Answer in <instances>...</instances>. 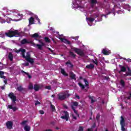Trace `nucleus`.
<instances>
[{
	"instance_id": "obj_6",
	"label": "nucleus",
	"mask_w": 131,
	"mask_h": 131,
	"mask_svg": "<svg viewBox=\"0 0 131 131\" xmlns=\"http://www.w3.org/2000/svg\"><path fill=\"white\" fill-rule=\"evenodd\" d=\"M63 113L64 114V116H61L60 118L61 119H65L66 121H68V119H69V113L67 111H63Z\"/></svg>"
},
{
	"instance_id": "obj_57",
	"label": "nucleus",
	"mask_w": 131,
	"mask_h": 131,
	"mask_svg": "<svg viewBox=\"0 0 131 131\" xmlns=\"http://www.w3.org/2000/svg\"><path fill=\"white\" fill-rule=\"evenodd\" d=\"M25 66H29V63L26 62L25 63Z\"/></svg>"
},
{
	"instance_id": "obj_2",
	"label": "nucleus",
	"mask_w": 131,
	"mask_h": 131,
	"mask_svg": "<svg viewBox=\"0 0 131 131\" xmlns=\"http://www.w3.org/2000/svg\"><path fill=\"white\" fill-rule=\"evenodd\" d=\"M6 36L8 37H14V36H21V32H19L18 30L11 31L9 30L8 32L5 33Z\"/></svg>"
},
{
	"instance_id": "obj_49",
	"label": "nucleus",
	"mask_w": 131,
	"mask_h": 131,
	"mask_svg": "<svg viewBox=\"0 0 131 131\" xmlns=\"http://www.w3.org/2000/svg\"><path fill=\"white\" fill-rule=\"evenodd\" d=\"M72 117L73 119H75V120H76L77 119V118L74 116V115H72Z\"/></svg>"
},
{
	"instance_id": "obj_13",
	"label": "nucleus",
	"mask_w": 131,
	"mask_h": 131,
	"mask_svg": "<svg viewBox=\"0 0 131 131\" xmlns=\"http://www.w3.org/2000/svg\"><path fill=\"white\" fill-rule=\"evenodd\" d=\"M86 68L87 69H90V70H92L95 68V65L93 63H91L90 64H88L86 66Z\"/></svg>"
},
{
	"instance_id": "obj_10",
	"label": "nucleus",
	"mask_w": 131,
	"mask_h": 131,
	"mask_svg": "<svg viewBox=\"0 0 131 131\" xmlns=\"http://www.w3.org/2000/svg\"><path fill=\"white\" fill-rule=\"evenodd\" d=\"M70 77L71 79L76 80V75L73 73V72H70Z\"/></svg>"
},
{
	"instance_id": "obj_17",
	"label": "nucleus",
	"mask_w": 131,
	"mask_h": 131,
	"mask_svg": "<svg viewBox=\"0 0 131 131\" xmlns=\"http://www.w3.org/2000/svg\"><path fill=\"white\" fill-rule=\"evenodd\" d=\"M8 59L12 62L13 60H14V58L13 57V53L12 52H9L8 54Z\"/></svg>"
},
{
	"instance_id": "obj_40",
	"label": "nucleus",
	"mask_w": 131,
	"mask_h": 131,
	"mask_svg": "<svg viewBox=\"0 0 131 131\" xmlns=\"http://www.w3.org/2000/svg\"><path fill=\"white\" fill-rule=\"evenodd\" d=\"M24 50V49L20 48L19 50H17L16 49L15 50V52L17 53V54H19V53H20V52H22V50Z\"/></svg>"
},
{
	"instance_id": "obj_16",
	"label": "nucleus",
	"mask_w": 131,
	"mask_h": 131,
	"mask_svg": "<svg viewBox=\"0 0 131 131\" xmlns=\"http://www.w3.org/2000/svg\"><path fill=\"white\" fill-rule=\"evenodd\" d=\"M90 2L92 8H94L95 7V5L98 4V1L97 0H90Z\"/></svg>"
},
{
	"instance_id": "obj_44",
	"label": "nucleus",
	"mask_w": 131,
	"mask_h": 131,
	"mask_svg": "<svg viewBox=\"0 0 131 131\" xmlns=\"http://www.w3.org/2000/svg\"><path fill=\"white\" fill-rule=\"evenodd\" d=\"M100 114H98L96 116V120H97V121H99V120H100Z\"/></svg>"
},
{
	"instance_id": "obj_26",
	"label": "nucleus",
	"mask_w": 131,
	"mask_h": 131,
	"mask_svg": "<svg viewBox=\"0 0 131 131\" xmlns=\"http://www.w3.org/2000/svg\"><path fill=\"white\" fill-rule=\"evenodd\" d=\"M29 24H30V25L33 24L34 22V18H33V17H31L29 20Z\"/></svg>"
},
{
	"instance_id": "obj_50",
	"label": "nucleus",
	"mask_w": 131,
	"mask_h": 131,
	"mask_svg": "<svg viewBox=\"0 0 131 131\" xmlns=\"http://www.w3.org/2000/svg\"><path fill=\"white\" fill-rule=\"evenodd\" d=\"M79 131H83V128L82 127V126H80L79 127Z\"/></svg>"
},
{
	"instance_id": "obj_36",
	"label": "nucleus",
	"mask_w": 131,
	"mask_h": 131,
	"mask_svg": "<svg viewBox=\"0 0 131 131\" xmlns=\"http://www.w3.org/2000/svg\"><path fill=\"white\" fill-rule=\"evenodd\" d=\"M30 58V54H27L26 56L25 57V59H26V61H28Z\"/></svg>"
},
{
	"instance_id": "obj_22",
	"label": "nucleus",
	"mask_w": 131,
	"mask_h": 131,
	"mask_svg": "<svg viewBox=\"0 0 131 131\" xmlns=\"http://www.w3.org/2000/svg\"><path fill=\"white\" fill-rule=\"evenodd\" d=\"M60 72L61 74H62L63 75H64V76H68V74H67L66 73V72L65 71V70H64V69H61Z\"/></svg>"
},
{
	"instance_id": "obj_12",
	"label": "nucleus",
	"mask_w": 131,
	"mask_h": 131,
	"mask_svg": "<svg viewBox=\"0 0 131 131\" xmlns=\"http://www.w3.org/2000/svg\"><path fill=\"white\" fill-rule=\"evenodd\" d=\"M66 65H67V67L69 68H73L74 65L71 63L70 60H68L67 62H66Z\"/></svg>"
},
{
	"instance_id": "obj_47",
	"label": "nucleus",
	"mask_w": 131,
	"mask_h": 131,
	"mask_svg": "<svg viewBox=\"0 0 131 131\" xmlns=\"http://www.w3.org/2000/svg\"><path fill=\"white\" fill-rule=\"evenodd\" d=\"M45 89H46L47 90H51V89H52V87L50 85L46 86Z\"/></svg>"
},
{
	"instance_id": "obj_42",
	"label": "nucleus",
	"mask_w": 131,
	"mask_h": 131,
	"mask_svg": "<svg viewBox=\"0 0 131 131\" xmlns=\"http://www.w3.org/2000/svg\"><path fill=\"white\" fill-rule=\"evenodd\" d=\"M124 76H131V72H127L126 74L124 75Z\"/></svg>"
},
{
	"instance_id": "obj_53",
	"label": "nucleus",
	"mask_w": 131,
	"mask_h": 131,
	"mask_svg": "<svg viewBox=\"0 0 131 131\" xmlns=\"http://www.w3.org/2000/svg\"><path fill=\"white\" fill-rule=\"evenodd\" d=\"M49 51H50V52H51V53H54V51H53V50H52V49L50 48H48Z\"/></svg>"
},
{
	"instance_id": "obj_3",
	"label": "nucleus",
	"mask_w": 131,
	"mask_h": 131,
	"mask_svg": "<svg viewBox=\"0 0 131 131\" xmlns=\"http://www.w3.org/2000/svg\"><path fill=\"white\" fill-rule=\"evenodd\" d=\"M8 97L11 99L13 104H16V101H17V97L13 92L9 93Z\"/></svg>"
},
{
	"instance_id": "obj_51",
	"label": "nucleus",
	"mask_w": 131,
	"mask_h": 131,
	"mask_svg": "<svg viewBox=\"0 0 131 131\" xmlns=\"http://www.w3.org/2000/svg\"><path fill=\"white\" fill-rule=\"evenodd\" d=\"M39 113H40V114H45V112L43 111H42V110H40L39 111Z\"/></svg>"
},
{
	"instance_id": "obj_21",
	"label": "nucleus",
	"mask_w": 131,
	"mask_h": 131,
	"mask_svg": "<svg viewBox=\"0 0 131 131\" xmlns=\"http://www.w3.org/2000/svg\"><path fill=\"white\" fill-rule=\"evenodd\" d=\"M50 108L52 112H56V107H55V105H53L52 103H50Z\"/></svg>"
},
{
	"instance_id": "obj_64",
	"label": "nucleus",
	"mask_w": 131,
	"mask_h": 131,
	"mask_svg": "<svg viewBox=\"0 0 131 131\" xmlns=\"http://www.w3.org/2000/svg\"><path fill=\"white\" fill-rule=\"evenodd\" d=\"M79 79H82V76H80L79 77Z\"/></svg>"
},
{
	"instance_id": "obj_19",
	"label": "nucleus",
	"mask_w": 131,
	"mask_h": 131,
	"mask_svg": "<svg viewBox=\"0 0 131 131\" xmlns=\"http://www.w3.org/2000/svg\"><path fill=\"white\" fill-rule=\"evenodd\" d=\"M33 89L34 91H35V92H38V91L39 90V86L37 84H35L34 85Z\"/></svg>"
},
{
	"instance_id": "obj_14",
	"label": "nucleus",
	"mask_w": 131,
	"mask_h": 131,
	"mask_svg": "<svg viewBox=\"0 0 131 131\" xmlns=\"http://www.w3.org/2000/svg\"><path fill=\"white\" fill-rule=\"evenodd\" d=\"M96 19V17H86V20L87 21V22H90V23H93V22H94V21H95Z\"/></svg>"
},
{
	"instance_id": "obj_29",
	"label": "nucleus",
	"mask_w": 131,
	"mask_h": 131,
	"mask_svg": "<svg viewBox=\"0 0 131 131\" xmlns=\"http://www.w3.org/2000/svg\"><path fill=\"white\" fill-rule=\"evenodd\" d=\"M72 110H73L75 114H76V115H77L78 116V117H79V114H78V113L77 112V111H76V110H75V107L72 106Z\"/></svg>"
},
{
	"instance_id": "obj_15",
	"label": "nucleus",
	"mask_w": 131,
	"mask_h": 131,
	"mask_svg": "<svg viewBox=\"0 0 131 131\" xmlns=\"http://www.w3.org/2000/svg\"><path fill=\"white\" fill-rule=\"evenodd\" d=\"M8 108H9V109L13 110V112H16V111L18 110V108H17V107L16 106L13 107V105H9L8 106Z\"/></svg>"
},
{
	"instance_id": "obj_52",
	"label": "nucleus",
	"mask_w": 131,
	"mask_h": 131,
	"mask_svg": "<svg viewBox=\"0 0 131 131\" xmlns=\"http://www.w3.org/2000/svg\"><path fill=\"white\" fill-rule=\"evenodd\" d=\"M63 107H64L65 109H68V106H67L66 104H63Z\"/></svg>"
},
{
	"instance_id": "obj_25",
	"label": "nucleus",
	"mask_w": 131,
	"mask_h": 131,
	"mask_svg": "<svg viewBox=\"0 0 131 131\" xmlns=\"http://www.w3.org/2000/svg\"><path fill=\"white\" fill-rule=\"evenodd\" d=\"M69 54H70V57H72V58H73V59H75V57H76V55H75L73 52L70 51Z\"/></svg>"
},
{
	"instance_id": "obj_23",
	"label": "nucleus",
	"mask_w": 131,
	"mask_h": 131,
	"mask_svg": "<svg viewBox=\"0 0 131 131\" xmlns=\"http://www.w3.org/2000/svg\"><path fill=\"white\" fill-rule=\"evenodd\" d=\"M92 62L94 64L96 65V66H99V61H98V58H96L94 60H92Z\"/></svg>"
},
{
	"instance_id": "obj_35",
	"label": "nucleus",
	"mask_w": 131,
	"mask_h": 131,
	"mask_svg": "<svg viewBox=\"0 0 131 131\" xmlns=\"http://www.w3.org/2000/svg\"><path fill=\"white\" fill-rule=\"evenodd\" d=\"M17 91H18V92H22V91H24V89H23L22 88V86H21V85L17 87Z\"/></svg>"
},
{
	"instance_id": "obj_1",
	"label": "nucleus",
	"mask_w": 131,
	"mask_h": 131,
	"mask_svg": "<svg viewBox=\"0 0 131 131\" xmlns=\"http://www.w3.org/2000/svg\"><path fill=\"white\" fill-rule=\"evenodd\" d=\"M71 94H69L68 91H65L64 92H61L57 95L58 99L59 101H64L65 99L70 97Z\"/></svg>"
},
{
	"instance_id": "obj_8",
	"label": "nucleus",
	"mask_w": 131,
	"mask_h": 131,
	"mask_svg": "<svg viewBox=\"0 0 131 131\" xmlns=\"http://www.w3.org/2000/svg\"><path fill=\"white\" fill-rule=\"evenodd\" d=\"M20 43L21 45H26V43H32V41L27 40V39L24 38L21 40Z\"/></svg>"
},
{
	"instance_id": "obj_32",
	"label": "nucleus",
	"mask_w": 131,
	"mask_h": 131,
	"mask_svg": "<svg viewBox=\"0 0 131 131\" xmlns=\"http://www.w3.org/2000/svg\"><path fill=\"white\" fill-rule=\"evenodd\" d=\"M78 84L80 86V88H81V90H84V85L82 84V83H81V82H79Z\"/></svg>"
},
{
	"instance_id": "obj_5",
	"label": "nucleus",
	"mask_w": 131,
	"mask_h": 131,
	"mask_svg": "<svg viewBox=\"0 0 131 131\" xmlns=\"http://www.w3.org/2000/svg\"><path fill=\"white\" fill-rule=\"evenodd\" d=\"M120 123L121 126V130L125 131V121L124 120V118L122 116L121 117V120L120 121Z\"/></svg>"
},
{
	"instance_id": "obj_63",
	"label": "nucleus",
	"mask_w": 131,
	"mask_h": 131,
	"mask_svg": "<svg viewBox=\"0 0 131 131\" xmlns=\"http://www.w3.org/2000/svg\"><path fill=\"white\" fill-rule=\"evenodd\" d=\"M131 72L130 71V69H129V68H128V72Z\"/></svg>"
},
{
	"instance_id": "obj_55",
	"label": "nucleus",
	"mask_w": 131,
	"mask_h": 131,
	"mask_svg": "<svg viewBox=\"0 0 131 131\" xmlns=\"http://www.w3.org/2000/svg\"><path fill=\"white\" fill-rule=\"evenodd\" d=\"M75 97L76 98H77V99H78V100H79V99H80V97H79V96L77 95H75Z\"/></svg>"
},
{
	"instance_id": "obj_39",
	"label": "nucleus",
	"mask_w": 131,
	"mask_h": 131,
	"mask_svg": "<svg viewBox=\"0 0 131 131\" xmlns=\"http://www.w3.org/2000/svg\"><path fill=\"white\" fill-rule=\"evenodd\" d=\"M83 81L85 82V86H89V81H88V80L86 79H83Z\"/></svg>"
},
{
	"instance_id": "obj_11",
	"label": "nucleus",
	"mask_w": 131,
	"mask_h": 131,
	"mask_svg": "<svg viewBox=\"0 0 131 131\" xmlns=\"http://www.w3.org/2000/svg\"><path fill=\"white\" fill-rule=\"evenodd\" d=\"M58 38L59 39H60L61 41H62L63 42H64V43H67L68 45H70L71 43L70 41L68 40L67 39L63 38L62 37H59Z\"/></svg>"
},
{
	"instance_id": "obj_60",
	"label": "nucleus",
	"mask_w": 131,
	"mask_h": 131,
	"mask_svg": "<svg viewBox=\"0 0 131 131\" xmlns=\"http://www.w3.org/2000/svg\"><path fill=\"white\" fill-rule=\"evenodd\" d=\"M22 73H25V74H26V73H26V72L24 71H21Z\"/></svg>"
},
{
	"instance_id": "obj_30",
	"label": "nucleus",
	"mask_w": 131,
	"mask_h": 131,
	"mask_svg": "<svg viewBox=\"0 0 131 131\" xmlns=\"http://www.w3.org/2000/svg\"><path fill=\"white\" fill-rule=\"evenodd\" d=\"M25 53H26V50L23 49L21 51V55H22V57L24 58H25V57H26L25 56Z\"/></svg>"
},
{
	"instance_id": "obj_59",
	"label": "nucleus",
	"mask_w": 131,
	"mask_h": 131,
	"mask_svg": "<svg viewBox=\"0 0 131 131\" xmlns=\"http://www.w3.org/2000/svg\"><path fill=\"white\" fill-rule=\"evenodd\" d=\"M1 88L2 89V90H5V86H2L1 87Z\"/></svg>"
},
{
	"instance_id": "obj_33",
	"label": "nucleus",
	"mask_w": 131,
	"mask_h": 131,
	"mask_svg": "<svg viewBox=\"0 0 131 131\" xmlns=\"http://www.w3.org/2000/svg\"><path fill=\"white\" fill-rule=\"evenodd\" d=\"M89 98L90 100H91V103L93 104L95 103L96 100H94V96H89Z\"/></svg>"
},
{
	"instance_id": "obj_56",
	"label": "nucleus",
	"mask_w": 131,
	"mask_h": 131,
	"mask_svg": "<svg viewBox=\"0 0 131 131\" xmlns=\"http://www.w3.org/2000/svg\"><path fill=\"white\" fill-rule=\"evenodd\" d=\"M104 79H105L106 80H108V79H109V77L105 76V77H104Z\"/></svg>"
},
{
	"instance_id": "obj_4",
	"label": "nucleus",
	"mask_w": 131,
	"mask_h": 131,
	"mask_svg": "<svg viewBox=\"0 0 131 131\" xmlns=\"http://www.w3.org/2000/svg\"><path fill=\"white\" fill-rule=\"evenodd\" d=\"M73 51L77 54V55H79V56H80L81 57H84V53L83 52V51L81 50V49L74 48Z\"/></svg>"
},
{
	"instance_id": "obj_54",
	"label": "nucleus",
	"mask_w": 131,
	"mask_h": 131,
	"mask_svg": "<svg viewBox=\"0 0 131 131\" xmlns=\"http://www.w3.org/2000/svg\"><path fill=\"white\" fill-rule=\"evenodd\" d=\"M36 20L38 21V23H39V24H40V19H39L38 17L36 18Z\"/></svg>"
},
{
	"instance_id": "obj_18",
	"label": "nucleus",
	"mask_w": 131,
	"mask_h": 131,
	"mask_svg": "<svg viewBox=\"0 0 131 131\" xmlns=\"http://www.w3.org/2000/svg\"><path fill=\"white\" fill-rule=\"evenodd\" d=\"M119 67L120 68L121 71H122V72H125V71H126V68L125 67L119 65Z\"/></svg>"
},
{
	"instance_id": "obj_34",
	"label": "nucleus",
	"mask_w": 131,
	"mask_h": 131,
	"mask_svg": "<svg viewBox=\"0 0 131 131\" xmlns=\"http://www.w3.org/2000/svg\"><path fill=\"white\" fill-rule=\"evenodd\" d=\"M39 36V35L37 34V33H35L32 35V37H33V38H37V37H38Z\"/></svg>"
},
{
	"instance_id": "obj_61",
	"label": "nucleus",
	"mask_w": 131,
	"mask_h": 131,
	"mask_svg": "<svg viewBox=\"0 0 131 131\" xmlns=\"http://www.w3.org/2000/svg\"><path fill=\"white\" fill-rule=\"evenodd\" d=\"M130 96H128L127 97V100H130Z\"/></svg>"
},
{
	"instance_id": "obj_20",
	"label": "nucleus",
	"mask_w": 131,
	"mask_h": 131,
	"mask_svg": "<svg viewBox=\"0 0 131 131\" xmlns=\"http://www.w3.org/2000/svg\"><path fill=\"white\" fill-rule=\"evenodd\" d=\"M120 84L122 88H124V86H125V82H124V80L121 79L120 81Z\"/></svg>"
},
{
	"instance_id": "obj_62",
	"label": "nucleus",
	"mask_w": 131,
	"mask_h": 131,
	"mask_svg": "<svg viewBox=\"0 0 131 131\" xmlns=\"http://www.w3.org/2000/svg\"><path fill=\"white\" fill-rule=\"evenodd\" d=\"M4 83H5V84H7V83H8V81L4 80Z\"/></svg>"
},
{
	"instance_id": "obj_48",
	"label": "nucleus",
	"mask_w": 131,
	"mask_h": 131,
	"mask_svg": "<svg viewBox=\"0 0 131 131\" xmlns=\"http://www.w3.org/2000/svg\"><path fill=\"white\" fill-rule=\"evenodd\" d=\"M26 75H27L29 79L32 78V77H31V76L30 75H29V74L28 73H26Z\"/></svg>"
},
{
	"instance_id": "obj_58",
	"label": "nucleus",
	"mask_w": 131,
	"mask_h": 131,
	"mask_svg": "<svg viewBox=\"0 0 131 131\" xmlns=\"http://www.w3.org/2000/svg\"><path fill=\"white\" fill-rule=\"evenodd\" d=\"M52 82H53V83H57V80H54L52 81Z\"/></svg>"
},
{
	"instance_id": "obj_31",
	"label": "nucleus",
	"mask_w": 131,
	"mask_h": 131,
	"mask_svg": "<svg viewBox=\"0 0 131 131\" xmlns=\"http://www.w3.org/2000/svg\"><path fill=\"white\" fill-rule=\"evenodd\" d=\"M24 129L25 131H30V126L28 125H25Z\"/></svg>"
},
{
	"instance_id": "obj_7",
	"label": "nucleus",
	"mask_w": 131,
	"mask_h": 131,
	"mask_svg": "<svg viewBox=\"0 0 131 131\" xmlns=\"http://www.w3.org/2000/svg\"><path fill=\"white\" fill-rule=\"evenodd\" d=\"M6 125L8 129H13V122H12V121H8L6 123Z\"/></svg>"
},
{
	"instance_id": "obj_9",
	"label": "nucleus",
	"mask_w": 131,
	"mask_h": 131,
	"mask_svg": "<svg viewBox=\"0 0 131 131\" xmlns=\"http://www.w3.org/2000/svg\"><path fill=\"white\" fill-rule=\"evenodd\" d=\"M40 43H41V45L36 44V47H37L38 50L42 51V47H45L46 46V43H45L43 42H41Z\"/></svg>"
},
{
	"instance_id": "obj_41",
	"label": "nucleus",
	"mask_w": 131,
	"mask_h": 131,
	"mask_svg": "<svg viewBox=\"0 0 131 131\" xmlns=\"http://www.w3.org/2000/svg\"><path fill=\"white\" fill-rule=\"evenodd\" d=\"M123 60H125V61H126L127 62H128L129 63H131V59L129 58L126 59L125 57L122 58Z\"/></svg>"
},
{
	"instance_id": "obj_37",
	"label": "nucleus",
	"mask_w": 131,
	"mask_h": 131,
	"mask_svg": "<svg viewBox=\"0 0 131 131\" xmlns=\"http://www.w3.org/2000/svg\"><path fill=\"white\" fill-rule=\"evenodd\" d=\"M27 62H29V63H30L31 64H33V63H34V59L31 58L30 59L27 60Z\"/></svg>"
},
{
	"instance_id": "obj_27",
	"label": "nucleus",
	"mask_w": 131,
	"mask_h": 131,
	"mask_svg": "<svg viewBox=\"0 0 131 131\" xmlns=\"http://www.w3.org/2000/svg\"><path fill=\"white\" fill-rule=\"evenodd\" d=\"M74 106L75 107H77V106H78V103L77 102V101L73 102V104H71V107L72 109V106L74 107Z\"/></svg>"
},
{
	"instance_id": "obj_43",
	"label": "nucleus",
	"mask_w": 131,
	"mask_h": 131,
	"mask_svg": "<svg viewBox=\"0 0 131 131\" xmlns=\"http://www.w3.org/2000/svg\"><path fill=\"white\" fill-rule=\"evenodd\" d=\"M33 85L32 83H30L29 85V90H33Z\"/></svg>"
},
{
	"instance_id": "obj_38",
	"label": "nucleus",
	"mask_w": 131,
	"mask_h": 131,
	"mask_svg": "<svg viewBox=\"0 0 131 131\" xmlns=\"http://www.w3.org/2000/svg\"><path fill=\"white\" fill-rule=\"evenodd\" d=\"M44 39H45L46 42H51V40L48 37H45L44 38Z\"/></svg>"
},
{
	"instance_id": "obj_24",
	"label": "nucleus",
	"mask_w": 131,
	"mask_h": 131,
	"mask_svg": "<svg viewBox=\"0 0 131 131\" xmlns=\"http://www.w3.org/2000/svg\"><path fill=\"white\" fill-rule=\"evenodd\" d=\"M102 54H103V55H109V51L106 49H103L102 51Z\"/></svg>"
},
{
	"instance_id": "obj_28",
	"label": "nucleus",
	"mask_w": 131,
	"mask_h": 131,
	"mask_svg": "<svg viewBox=\"0 0 131 131\" xmlns=\"http://www.w3.org/2000/svg\"><path fill=\"white\" fill-rule=\"evenodd\" d=\"M5 73L3 71L0 72V77L1 78H3V79H6V76H4Z\"/></svg>"
},
{
	"instance_id": "obj_46",
	"label": "nucleus",
	"mask_w": 131,
	"mask_h": 131,
	"mask_svg": "<svg viewBox=\"0 0 131 131\" xmlns=\"http://www.w3.org/2000/svg\"><path fill=\"white\" fill-rule=\"evenodd\" d=\"M27 122V121H24L21 123H20V124L21 125H24V124H26Z\"/></svg>"
},
{
	"instance_id": "obj_45",
	"label": "nucleus",
	"mask_w": 131,
	"mask_h": 131,
	"mask_svg": "<svg viewBox=\"0 0 131 131\" xmlns=\"http://www.w3.org/2000/svg\"><path fill=\"white\" fill-rule=\"evenodd\" d=\"M37 105H40V103L38 101H36L35 103V105L37 106Z\"/></svg>"
}]
</instances>
